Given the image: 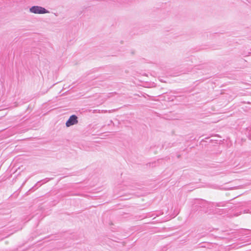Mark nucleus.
Returning a JSON list of instances; mask_svg holds the SVG:
<instances>
[{"label": "nucleus", "instance_id": "39448f33", "mask_svg": "<svg viewBox=\"0 0 251 251\" xmlns=\"http://www.w3.org/2000/svg\"><path fill=\"white\" fill-rule=\"evenodd\" d=\"M249 211H250L249 210H244V213L250 212Z\"/></svg>", "mask_w": 251, "mask_h": 251}, {"label": "nucleus", "instance_id": "423d86ee", "mask_svg": "<svg viewBox=\"0 0 251 251\" xmlns=\"http://www.w3.org/2000/svg\"><path fill=\"white\" fill-rule=\"evenodd\" d=\"M97 111H98V110H96H96H94L93 111V113H95L97 112Z\"/></svg>", "mask_w": 251, "mask_h": 251}, {"label": "nucleus", "instance_id": "20e7f679", "mask_svg": "<svg viewBox=\"0 0 251 251\" xmlns=\"http://www.w3.org/2000/svg\"><path fill=\"white\" fill-rule=\"evenodd\" d=\"M216 206H225V203L224 202L217 203L216 204Z\"/></svg>", "mask_w": 251, "mask_h": 251}, {"label": "nucleus", "instance_id": "7ed1b4c3", "mask_svg": "<svg viewBox=\"0 0 251 251\" xmlns=\"http://www.w3.org/2000/svg\"><path fill=\"white\" fill-rule=\"evenodd\" d=\"M13 233H14V231H10L8 234H7L6 235H4L3 237L1 236V240H2L3 238H6V237H8L9 235L12 234Z\"/></svg>", "mask_w": 251, "mask_h": 251}, {"label": "nucleus", "instance_id": "f03ea898", "mask_svg": "<svg viewBox=\"0 0 251 251\" xmlns=\"http://www.w3.org/2000/svg\"><path fill=\"white\" fill-rule=\"evenodd\" d=\"M78 123L77 117L75 115H73L70 117L69 119L66 123L67 127H69L72 125L76 124Z\"/></svg>", "mask_w": 251, "mask_h": 251}, {"label": "nucleus", "instance_id": "0eeeda50", "mask_svg": "<svg viewBox=\"0 0 251 251\" xmlns=\"http://www.w3.org/2000/svg\"><path fill=\"white\" fill-rule=\"evenodd\" d=\"M5 109V108H1L0 110L1 111V110H4V109Z\"/></svg>", "mask_w": 251, "mask_h": 251}, {"label": "nucleus", "instance_id": "f257e3e1", "mask_svg": "<svg viewBox=\"0 0 251 251\" xmlns=\"http://www.w3.org/2000/svg\"><path fill=\"white\" fill-rule=\"evenodd\" d=\"M29 12L34 14H46L49 13V11L45 8L39 6H33L29 8Z\"/></svg>", "mask_w": 251, "mask_h": 251}]
</instances>
